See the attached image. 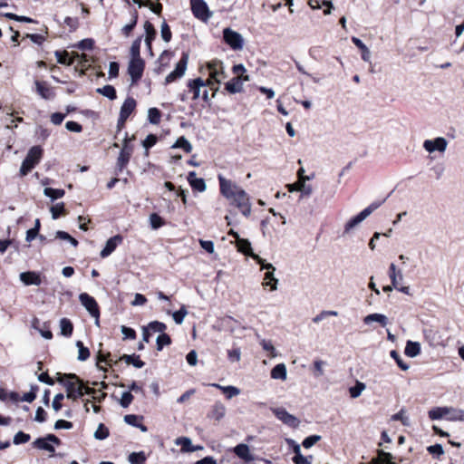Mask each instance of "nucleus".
<instances>
[{"label": "nucleus", "mask_w": 464, "mask_h": 464, "mask_svg": "<svg viewBox=\"0 0 464 464\" xmlns=\"http://www.w3.org/2000/svg\"><path fill=\"white\" fill-rule=\"evenodd\" d=\"M219 189L223 197L232 201L245 217H249L252 206L248 194L237 183L218 175Z\"/></svg>", "instance_id": "f257e3e1"}, {"label": "nucleus", "mask_w": 464, "mask_h": 464, "mask_svg": "<svg viewBox=\"0 0 464 464\" xmlns=\"http://www.w3.org/2000/svg\"><path fill=\"white\" fill-rule=\"evenodd\" d=\"M57 381L63 383L66 389V397L72 401L77 400L83 394H92L95 389L85 387L82 382L75 374L57 373Z\"/></svg>", "instance_id": "f03ea898"}, {"label": "nucleus", "mask_w": 464, "mask_h": 464, "mask_svg": "<svg viewBox=\"0 0 464 464\" xmlns=\"http://www.w3.org/2000/svg\"><path fill=\"white\" fill-rule=\"evenodd\" d=\"M43 155V150L40 146L32 147L20 168L21 176L27 175L40 161Z\"/></svg>", "instance_id": "7ed1b4c3"}, {"label": "nucleus", "mask_w": 464, "mask_h": 464, "mask_svg": "<svg viewBox=\"0 0 464 464\" xmlns=\"http://www.w3.org/2000/svg\"><path fill=\"white\" fill-rule=\"evenodd\" d=\"M188 92L192 93V100L196 101L200 97L206 102H209L208 91L205 89V82L201 78L189 80L187 83Z\"/></svg>", "instance_id": "20e7f679"}, {"label": "nucleus", "mask_w": 464, "mask_h": 464, "mask_svg": "<svg viewBox=\"0 0 464 464\" xmlns=\"http://www.w3.org/2000/svg\"><path fill=\"white\" fill-rule=\"evenodd\" d=\"M223 39L224 42L234 51H240L244 47L245 41L243 36L231 28H225L223 30Z\"/></svg>", "instance_id": "39448f33"}, {"label": "nucleus", "mask_w": 464, "mask_h": 464, "mask_svg": "<svg viewBox=\"0 0 464 464\" xmlns=\"http://www.w3.org/2000/svg\"><path fill=\"white\" fill-rule=\"evenodd\" d=\"M61 440L55 435L49 434L44 438H38L33 442V446L38 450H46L53 456L55 452L53 444L60 445Z\"/></svg>", "instance_id": "423d86ee"}, {"label": "nucleus", "mask_w": 464, "mask_h": 464, "mask_svg": "<svg viewBox=\"0 0 464 464\" xmlns=\"http://www.w3.org/2000/svg\"><path fill=\"white\" fill-rule=\"evenodd\" d=\"M271 411L280 421L291 428H297L300 424V420L283 407H272Z\"/></svg>", "instance_id": "0eeeda50"}, {"label": "nucleus", "mask_w": 464, "mask_h": 464, "mask_svg": "<svg viewBox=\"0 0 464 464\" xmlns=\"http://www.w3.org/2000/svg\"><path fill=\"white\" fill-rule=\"evenodd\" d=\"M207 69L210 78L214 79L216 83H220L227 77L224 71V64L219 60H212L207 63Z\"/></svg>", "instance_id": "6e6552de"}, {"label": "nucleus", "mask_w": 464, "mask_h": 464, "mask_svg": "<svg viewBox=\"0 0 464 464\" xmlns=\"http://www.w3.org/2000/svg\"><path fill=\"white\" fill-rule=\"evenodd\" d=\"M79 299L81 304L86 308L90 314L95 318L96 324H99L100 311L95 299L86 293L80 295Z\"/></svg>", "instance_id": "1a4fd4ad"}, {"label": "nucleus", "mask_w": 464, "mask_h": 464, "mask_svg": "<svg viewBox=\"0 0 464 464\" xmlns=\"http://www.w3.org/2000/svg\"><path fill=\"white\" fill-rule=\"evenodd\" d=\"M228 234L232 235L236 238V245L239 252L243 253L246 256L253 257L256 261H265L264 259L257 257L253 253L251 244L248 240L240 238L238 234L235 232L233 229H231Z\"/></svg>", "instance_id": "9d476101"}, {"label": "nucleus", "mask_w": 464, "mask_h": 464, "mask_svg": "<svg viewBox=\"0 0 464 464\" xmlns=\"http://www.w3.org/2000/svg\"><path fill=\"white\" fill-rule=\"evenodd\" d=\"M144 66L145 63L141 58L130 59L128 66V72L130 75L132 83L137 82L141 78Z\"/></svg>", "instance_id": "9b49d317"}, {"label": "nucleus", "mask_w": 464, "mask_h": 464, "mask_svg": "<svg viewBox=\"0 0 464 464\" xmlns=\"http://www.w3.org/2000/svg\"><path fill=\"white\" fill-rule=\"evenodd\" d=\"M261 269L266 270L263 279V286L270 287V291H275L277 289L278 280L274 276L275 267L271 263H261Z\"/></svg>", "instance_id": "f8f14e48"}, {"label": "nucleus", "mask_w": 464, "mask_h": 464, "mask_svg": "<svg viewBox=\"0 0 464 464\" xmlns=\"http://www.w3.org/2000/svg\"><path fill=\"white\" fill-rule=\"evenodd\" d=\"M188 61V55L187 53H183L181 59L176 64L175 70L169 73L165 79V82L170 83L174 82L177 78H180L184 75Z\"/></svg>", "instance_id": "ddd939ff"}, {"label": "nucleus", "mask_w": 464, "mask_h": 464, "mask_svg": "<svg viewBox=\"0 0 464 464\" xmlns=\"http://www.w3.org/2000/svg\"><path fill=\"white\" fill-rule=\"evenodd\" d=\"M382 201H374L362 210L358 215L350 219V228L356 227L367 218L374 210L381 207Z\"/></svg>", "instance_id": "4468645a"}, {"label": "nucleus", "mask_w": 464, "mask_h": 464, "mask_svg": "<svg viewBox=\"0 0 464 464\" xmlns=\"http://www.w3.org/2000/svg\"><path fill=\"white\" fill-rule=\"evenodd\" d=\"M135 107H136V101L133 98L129 97L124 101V102L121 108L120 117L118 120V127L119 128H121L124 125L125 121H127L129 116L132 113Z\"/></svg>", "instance_id": "2eb2a0df"}, {"label": "nucleus", "mask_w": 464, "mask_h": 464, "mask_svg": "<svg viewBox=\"0 0 464 464\" xmlns=\"http://www.w3.org/2000/svg\"><path fill=\"white\" fill-rule=\"evenodd\" d=\"M448 141L443 137H438L433 140H426L423 142V148L430 153H432L436 150L439 152H444L447 149Z\"/></svg>", "instance_id": "dca6fc26"}, {"label": "nucleus", "mask_w": 464, "mask_h": 464, "mask_svg": "<svg viewBox=\"0 0 464 464\" xmlns=\"http://www.w3.org/2000/svg\"><path fill=\"white\" fill-rule=\"evenodd\" d=\"M191 9L195 16L206 21L209 18L207 4L203 0H190Z\"/></svg>", "instance_id": "f3484780"}, {"label": "nucleus", "mask_w": 464, "mask_h": 464, "mask_svg": "<svg viewBox=\"0 0 464 464\" xmlns=\"http://www.w3.org/2000/svg\"><path fill=\"white\" fill-rule=\"evenodd\" d=\"M249 76H235L232 78L229 82H227L225 85L226 91H227L229 93H238L243 91V82H248Z\"/></svg>", "instance_id": "a211bd4d"}, {"label": "nucleus", "mask_w": 464, "mask_h": 464, "mask_svg": "<svg viewBox=\"0 0 464 464\" xmlns=\"http://www.w3.org/2000/svg\"><path fill=\"white\" fill-rule=\"evenodd\" d=\"M19 277L24 285H40L44 279L40 273L34 271L22 272Z\"/></svg>", "instance_id": "6ab92c4d"}, {"label": "nucleus", "mask_w": 464, "mask_h": 464, "mask_svg": "<svg viewBox=\"0 0 464 464\" xmlns=\"http://www.w3.org/2000/svg\"><path fill=\"white\" fill-rule=\"evenodd\" d=\"M389 274H390L392 286L400 292L408 294L409 287L408 286H401L400 281L402 280V276L400 271L398 273H396V267H395L394 263L391 264Z\"/></svg>", "instance_id": "aec40b11"}, {"label": "nucleus", "mask_w": 464, "mask_h": 464, "mask_svg": "<svg viewBox=\"0 0 464 464\" xmlns=\"http://www.w3.org/2000/svg\"><path fill=\"white\" fill-rule=\"evenodd\" d=\"M132 154V148L128 145L127 140L125 139L124 145L120 152L117 160V167L120 170H122L130 161Z\"/></svg>", "instance_id": "412c9836"}, {"label": "nucleus", "mask_w": 464, "mask_h": 464, "mask_svg": "<svg viewBox=\"0 0 464 464\" xmlns=\"http://www.w3.org/2000/svg\"><path fill=\"white\" fill-rule=\"evenodd\" d=\"M287 187H288V190L290 192H293V191L301 192L302 198L309 197L313 192V188H312L311 185L304 184V176H301V180H297L296 182L290 184Z\"/></svg>", "instance_id": "4be33fe9"}, {"label": "nucleus", "mask_w": 464, "mask_h": 464, "mask_svg": "<svg viewBox=\"0 0 464 464\" xmlns=\"http://www.w3.org/2000/svg\"><path fill=\"white\" fill-rule=\"evenodd\" d=\"M121 242L122 237L119 235L108 239L104 248L101 251V256L102 258L109 256L116 249V247L121 244Z\"/></svg>", "instance_id": "5701e85b"}, {"label": "nucleus", "mask_w": 464, "mask_h": 464, "mask_svg": "<svg viewBox=\"0 0 464 464\" xmlns=\"http://www.w3.org/2000/svg\"><path fill=\"white\" fill-rule=\"evenodd\" d=\"M226 412V406L221 401H216L208 413V417L216 421H219L225 417Z\"/></svg>", "instance_id": "b1692460"}, {"label": "nucleus", "mask_w": 464, "mask_h": 464, "mask_svg": "<svg viewBox=\"0 0 464 464\" xmlns=\"http://www.w3.org/2000/svg\"><path fill=\"white\" fill-rule=\"evenodd\" d=\"M188 181L193 189L199 192L206 190V183L203 179L198 178L195 171H190L188 175Z\"/></svg>", "instance_id": "393cba45"}, {"label": "nucleus", "mask_w": 464, "mask_h": 464, "mask_svg": "<svg viewBox=\"0 0 464 464\" xmlns=\"http://www.w3.org/2000/svg\"><path fill=\"white\" fill-rule=\"evenodd\" d=\"M351 40L357 47L362 61L371 63L372 55L369 48L357 37L353 36Z\"/></svg>", "instance_id": "a878e982"}, {"label": "nucleus", "mask_w": 464, "mask_h": 464, "mask_svg": "<svg viewBox=\"0 0 464 464\" xmlns=\"http://www.w3.org/2000/svg\"><path fill=\"white\" fill-rule=\"evenodd\" d=\"M36 92L38 94L45 100H50L54 97V92L52 88L49 87L45 82L35 81Z\"/></svg>", "instance_id": "bb28decb"}, {"label": "nucleus", "mask_w": 464, "mask_h": 464, "mask_svg": "<svg viewBox=\"0 0 464 464\" xmlns=\"http://www.w3.org/2000/svg\"><path fill=\"white\" fill-rule=\"evenodd\" d=\"M392 459L391 453L379 450L377 457L372 459L371 464H397L392 461Z\"/></svg>", "instance_id": "cd10ccee"}, {"label": "nucleus", "mask_w": 464, "mask_h": 464, "mask_svg": "<svg viewBox=\"0 0 464 464\" xmlns=\"http://www.w3.org/2000/svg\"><path fill=\"white\" fill-rule=\"evenodd\" d=\"M175 444L180 446L183 452H194L198 449V447H193L191 440L187 437L177 438Z\"/></svg>", "instance_id": "c85d7f7f"}, {"label": "nucleus", "mask_w": 464, "mask_h": 464, "mask_svg": "<svg viewBox=\"0 0 464 464\" xmlns=\"http://www.w3.org/2000/svg\"><path fill=\"white\" fill-rule=\"evenodd\" d=\"M271 377L275 380L285 381L287 377L286 366L284 363L276 365L271 371Z\"/></svg>", "instance_id": "c756f323"}, {"label": "nucleus", "mask_w": 464, "mask_h": 464, "mask_svg": "<svg viewBox=\"0 0 464 464\" xmlns=\"http://www.w3.org/2000/svg\"><path fill=\"white\" fill-rule=\"evenodd\" d=\"M211 386L219 389L227 395V399H231L235 396H237L240 394V390L237 388L236 386L228 385V386H222L218 383H212Z\"/></svg>", "instance_id": "7c9ffc66"}, {"label": "nucleus", "mask_w": 464, "mask_h": 464, "mask_svg": "<svg viewBox=\"0 0 464 464\" xmlns=\"http://www.w3.org/2000/svg\"><path fill=\"white\" fill-rule=\"evenodd\" d=\"M449 413L448 407H435L428 411V416L430 420H440L446 418Z\"/></svg>", "instance_id": "2f4dec72"}, {"label": "nucleus", "mask_w": 464, "mask_h": 464, "mask_svg": "<svg viewBox=\"0 0 464 464\" xmlns=\"http://www.w3.org/2000/svg\"><path fill=\"white\" fill-rule=\"evenodd\" d=\"M144 30L146 33L145 43H146L147 47L150 50L151 49V42L155 38L156 31H155L153 24L149 21L145 22Z\"/></svg>", "instance_id": "473e14b6"}, {"label": "nucleus", "mask_w": 464, "mask_h": 464, "mask_svg": "<svg viewBox=\"0 0 464 464\" xmlns=\"http://www.w3.org/2000/svg\"><path fill=\"white\" fill-rule=\"evenodd\" d=\"M234 452L240 459L248 461L252 459L249 447L246 444H238L234 448Z\"/></svg>", "instance_id": "72a5a7b5"}, {"label": "nucleus", "mask_w": 464, "mask_h": 464, "mask_svg": "<svg viewBox=\"0 0 464 464\" xmlns=\"http://www.w3.org/2000/svg\"><path fill=\"white\" fill-rule=\"evenodd\" d=\"M308 5L313 9H320L323 6H325V9L324 10V14H329L331 13L332 4L329 1L326 0H308Z\"/></svg>", "instance_id": "f704fd0d"}, {"label": "nucleus", "mask_w": 464, "mask_h": 464, "mask_svg": "<svg viewBox=\"0 0 464 464\" xmlns=\"http://www.w3.org/2000/svg\"><path fill=\"white\" fill-rule=\"evenodd\" d=\"M364 324H369L372 322H378L382 326H385L388 324V319L384 314H371L364 317Z\"/></svg>", "instance_id": "c9c22d12"}, {"label": "nucleus", "mask_w": 464, "mask_h": 464, "mask_svg": "<svg viewBox=\"0 0 464 464\" xmlns=\"http://www.w3.org/2000/svg\"><path fill=\"white\" fill-rule=\"evenodd\" d=\"M449 413L446 416V420L451 421H462L464 420V411L460 409H455L452 407H448Z\"/></svg>", "instance_id": "e433bc0d"}, {"label": "nucleus", "mask_w": 464, "mask_h": 464, "mask_svg": "<svg viewBox=\"0 0 464 464\" xmlns=\"http://www.w3.org/2000/svg\"><path fill=\"white\" fill-rule=\"evenodd\" d=\"M420 353V345L419 343L408 341L404 350V353L409 357H415Z\"/></svg>", "instance_id": "4c0bfd02"}, {"label": "nucleus", "mask_w": 464, "mask_h": 464, "mask_svg": "<svg viewBox=\"0 0 464 464\" xmlns=\"http://www.w3.org/2000/svg\"><path fill=\"white\" fill-rule=\"evenodd\" d=\"M60 330L62 335L69 337L72 334L73 325L69 319L62 318L60 320Z\"/></svg>", "instance_id": "58836bf2"}, {"label": "nucleus", "mask_w": 464, "mask_h": 464, "mask_svg": "<svg viewBox=\"0 0 464 464\" xmlns=\"http://www.w3.org/2000/svg\"><path fill=\"white\" fill-rule=\"evenodd\" d=\"M44 196L50 198V199L52 201H54L58 198H62L65 192L63 189H60V188H44Z\"/></svg>", "instance_id": "ea45409f"}, {"label": "nucleus", "mask_w": 464, "mask_h": 464, "mask_svg": "<svg viewBox=\"0 0 464 464\" xmlns=\"http://www.w3.org/2000/svg\"><path fill=\"white\" fill-rule=\"evenodd\" d=\"M121 360L124 361L127 364H132L136 368H142L144 366V362L140 359V356L136 354H125Z\"/></svg>", "instance_id": "a19ab883"}, {"label": "nucleus", "mask_w": 464, "mask_h": 464, "mask_svg": "<svg viewBox=\"0 0 464 464\" xmlns=\"http://www.w3.org/2000/svg\"><path fill=\"white\" fill-rule=\"evenodd\" d=\"M55 56L57 58V62L61 64L72 65V63H74L73 54L70 59H68L69 53L66 51H56Z\"/></svg>", "instance_id": "79ce46f5"}, {"label": "nucleus", "mask_w": 464, "mask_h": 464, "mask_svg": "<svg viewBox=\"0 0 464 464\" xmlns=\"http://www.w3.org/2000/svg\"><path fill=\"white\" fill-rule=\"evenodd\" d=\"M76 346L78 348V356L77 359L79 361H86L90 357V351L87 347H85L81 341L76 342Z\"/></svg>", "instance_id": "37998d69"}, {"label": "nucleus", "mask_w": 464, "mask_h": 464, "mask_svg": "<svg viewBox=\"0 0 464 464\" xmlns=\"http://www.w3.org/2000/svg\"><path fill=\"white\" fill-rule=\"evenodd\" d=\"M172 148L182 149L187 153H189L192 150V145L185 137L179 138Z\"/></svg>", "instance_id": "c03bdc74"}, {"label": "nucleus", "mask_w": 464, "mask_h": 464, "mask_svg": "<svg viewBox=\"0 0 464 464\" xmlns=\"http://www.w3.org/2000/svg\"><path fill=\"white\" fill-rule=\"evenodd\" d=\"M97 92L109 98L110 100L116 99V91L111 85H105L102 88H98Z\"/></svg>", "instance_id": "a18cd8bd"}, {"label": "nucleus", "mask_w": 464, "mask_h": 464, "mask_svg": "<svg viewBox=\"0 0 464 464\" xmlns=\"http://www.w3.org/2000/svg\"><path fill=\"white\" fill-rule=\"evenodd\" d=\"M138 21V14L137 12H134L131 15L130 22L124 25L121 29L122 34L128 37L130 34V32L133 30V28L136 26Z\"/></svg>", "instance_id": "49530a36"}, {"label": "nucleus", "mask_w": 464, "mask_h": 464, "mask_svg": "<svg viewBox=\"0 0 464 464\" xmlns=\"http://www.w3.org/2000/svg\"><path fill=\"white\" fill-rule=\"evenodd\" d=\"M427 451L437 459H440V457L444 455V450L440 444H434L427 447Z\"/></svg>", "instance_id": "de8ad7c7"}, {"label": "nucleus", "mask_w": 464, "mask_h": 464, "mask_svg": "<svg viewBox=\"0 0 464 464\" xmlns=\"http://www.w3.org/2000/svg\"><path fill=\"white\" fill-rule=\"evenodd\" d=\"M52 218L57 219L61 215H65L64 204L63 202L53 205L50 208Z\"/></svg>", "instance_id": "09e8293b"}, {"label": "nucleus", "mask_w": 464, "mask_h": 464, "mask_svg": "<svg viewBox=\"0 0 464 464\" xmlns=\"http://www.w3.org/2000/svg\"><path fill=\"white\" fill-rule=\"evenodd\" d=\"M259 343L265 351L269 353L270 357L275 358L277 356L276 348L270 340L262 339Z\"/></svg>", "instance_id": "8fccbe9b"}, {"label": "nucleus", "mask_w": 464, "mask_h": 464, "mask_svg": "<svg viewBox=\"0 0 464 464\" xmlns=\"http://www.w3.org/2000/svg\"><path fill=\"white\" fill-rule=\"evenodd\" d=\"M141 36L138 37L136 40L133 41L131 47H130V55L131 59L135 58H141L140 54V44H141Z\"/></svg>", "instance_id": "3c124183"}, {"label": "nucleus", "mask_w": 464, "mask_h": 464, "mask_svg": "<svg viewBox=\"0 0 464 464\" xmlns=\"http://www.w3.org/2000/svg\"><path fill=\"white\" fill-rule=\"evenodd\" d=\"M390 354L391 357L394 359L399 368H401L402 371L408 370L409 365L406 362H404V361L401 359L400 353L397 351L392 350L391 351Z\"/></svg>", "instance_id": "603ef678"}, {"label": "nucleus", "mask_w": 464, "mask_h": 464, "mask_svg": "<svg viewBox=\"0 0 464 464\" xmlns=\"http://www.w3.org/2000/svg\"><path fill=\"white\" fill-rule=\"evenodd\" d=\"M160 111L157 108H150L148 111V118L150 123L158 124L160 121Z\"/></svg>", "instance_id": "864d4df0"}, {"label": "nucleus", "mask_w": 464, "mask_h": 464, "mask_svg": "<svg viewBox=\"0 0 464 464\" xmlns=\"http://www.w3.org/2000/svg\"><path fill=\"white\" fill-rule=\"evenodd\" d=\"M364 389H365V384L363 382L356 381L355 385L353 387H350V397H352V398L359 397Z\"/></svg>", "instance_id": "5fc2aeb1"}, {"label": "nucleus", "mask_w": 464, "mask_h": 464, "mask_svg": "<svg viewBox=\"0 0 464 464\" xmlns=\"http://www.w3.org/2000/svg\"><path fill=\"white\" fill-rule=\"evenodd\" d=\"M145 455L143 452H133L129 456V461L131 464H144Z\"/></svg>", "instance_id": "6e6d98bb"}, {"label": "nucleus", "mask_w": 464, "mask_h": 464, "mask_svg": "<svg viewBox=\"0 0 464 464\" xmlns=\"http://www.w3.org/2000/svg\"><path fill=\"white\" fill-rule=\"evenodd\" d=\"M109 436V430L102 424H99L97 430L94 432V438L96 440H104Z\"/></svg>", "instance_id": "4d7b16f0"}, {"label": "nucleus", "mask_w": 464, "mask_h": 464, "mask_svg": "<svg viewBox=\"0 0 464 464\" xmlns=\"http://www.w3.org/2000/svg\"><path fill=\"white\" fill-rule=\"evenodd\" d=\"M187 314V309L185 308V306H182L179 311L173 313L172 317L176 324H181Z\"/></svg>", "instance_id": "13d9d810"}, {"label": "nucleus", "mask_w": 464, "mask_h": 464, "mask_svg": "<svg viewBox=\"0 0 464 464\" xmlns=\"http://www.w3.org/2000/svg\"><path fill=\"white\" fill-rule=\"evenodd\" d=\"M338 313L336 311H322L316 316L313 318V322L314 324H319L323 320L326 319L329 316H336Z\"/></svg>", "instance_id": "bf43d9fd"}, {"label": "nucleus", "mask_w": 464, "mask_h": 464, "mask_svg": "<svg viewBox=\"0 0 464 464\" xmlns=\"http://www.w3.org/2000/svg\"><path fill=\"white\" fill-rule=\"evenodd\" d=\"M147 328L150 331H152L155 333L164 334L163 332L166 330V325L163 323L154 321V322L150 323L149 325L147 326Z\"/></svg>", "instance_id": "052dcab7"}, {"label": "nucleus", "mask_w": 464, "mask_h": 464, "mask_svg": "<svg viewBox=\"0 0 464 464\" xmlns=\"http://www.w3.org/2000/svg\"><path fill=\"white\" fill-rule=\"evenodd\" d=\"M55 238L69 241L73 246L78 245L77 240L64 231H57L55 234Z\"/></svg>", "instance_id": "680f3d73"}, {"label": "nucleus", "mask_w": 464, "mask_h": 464, "mask_svg": "<svg viewBox=\"0 0 464 464\" xmlns=\"http://www.w3.org/2000/svg\"><path fill=\"white\" fill-rule=\"evenodd\" d=\"M392 420H399L401 421L404 426L409 425V419L405 415V410L401 409L397 413L393 414L392 416Z\"/></svg>", "instance_id": "e2e57ef3"}, {"label": "nucleus", "mask_w": 464, "mask_h": 464, "mask_svg": "<svg viewBox=\"0 0 464 464\" xmlns=\"http://www.w3.org/2000/svg\"><path fill=\"white\" fill-rule=\"evenodd\" d=\"M30 435L23 431H18L14 437V444L19 445L29 441Z\"/></svg>", "instance_id": "0e129e2a"}, {"label": "nucleus", "mask_w": 464, "mask_h": 464, "mask_svg": "<svg viewBox=\"0 0 464 464\" xmlns=\"http://www.w3.org/2000/svg\"><path fill=\"white\" fill-rule=\"evenodd\" d=\"M142 420L141 416H138L135 414H128L124 416V421L133 427H137L138 423Z\"/></svg>", "instance_id": "69168bd1"}, {"label": "nucleus", "mask_w": 464, "mask_h": 464, "mask_svg": "<svg viewBox=\"0 0 464 464\" xmlns=\"http://www.w3.org/2000/svg\"><path fill=\"white\" fill-rule=\"evenodd\" d=\"M160 34H161L162 39L166 43H169L171 40V31L166 22H163L161 24Z\"/></svg>", "instance_id": "338daca9"}, {"label": "nucleus", "mask_w": 464, "mask_h": 464, "mask_svg": "<svg viewBox=\"0 0 464 464\" xmlns=\"http://www.w3.org/2000/svg\"><path fill=\"white\" fill-rule=\"evenodd\" d=\"M170 343V338L166 334H161L157 337V348L160 351L164 345H169Z\"/></svg>", "instance_id": "774afa93"}]
</instances>
